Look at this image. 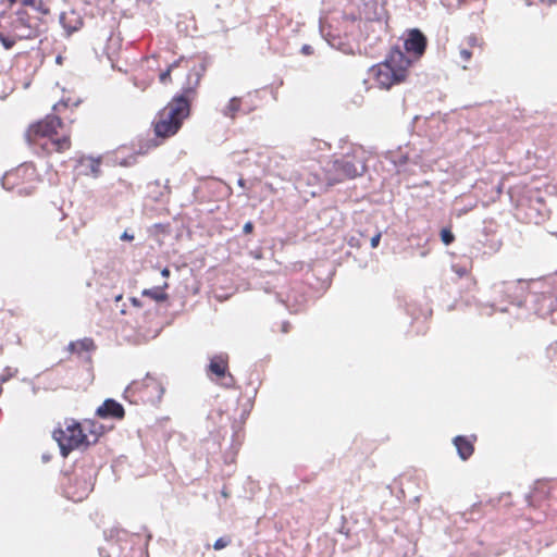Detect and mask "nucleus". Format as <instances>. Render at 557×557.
I'll return each instance as SVG.
<instances>
[{
	"mask_svg": "<svg viewBox=\"0 0 557 557\" xmlns=\"http://www.w3.org/2000/svg\"><path fill=\"white\" fill-rule=\"evenodd\" d=\"M208 63L203 59L195 64L188 72L186 83L182 87V92L173 99L158 113L153 125L154 134L159 138H168L175 135L182 126L183 121L190 113V99L194 97L197 87L207 71Z\"/></svg>",
	"mask_w": 557,
	"mask_h": 557,
	"instance_id": "nucleus-1",
	"label": "nucleus"
},
{
	"mask_svg": "<svg viewBox=\"0 0 557 557\" xmlns=\"http://www.w3.org/2000/svg\"><path fill=\"white\" fill-rule=\"evenodd\" d=\"M410 63L405 52L396 47L391 50L384 62L372 67V73L379 86L388 89L405 79Z\"/></svg>",
	"mask_w": 557,
	"mask_h": 557,
	"instance_id": "nucleus-2",
	"label": "nucleus"
},
{
	"mask_svg": "<svg viewBox=\"0 0 557 557\" xmlns=\"http://www.w3.org/2000/svg\"><path fill=\"white\" fill-rule=\"evenodd\" d=\"M330 171L334 173V182H342L362 175L366 171L363 151L359 149L354 150L351 153L334 159Z\"/></svg>",
	"mask_w": 557,
	"mask_h": 557,
	"instance_id": "nucleus-3",
	"label": "nucleus"
},
{
	"mask_svg": "<svg viewBox=\"0 0 557 557\" xmlns=\"http://www.w3.org/2000/svg\"><path fill=\"white\" fill-rule=\"evenodd\" d=\"M53 438L60 447L61 455L66 457L72 450L85 443L86 435L83 433L79 423L72 420L65 421V429L54 430Z\"/></svg>",
	"mask_w": 557,
	"mask_h": 557,
	"instance_id": "nucleus-4",
	"label": "nucleus"
},
{
	"mask_svg": "<svg viewBox=\"0 0 557 557\" xmlns=\"http://www.w3.org/2000/svg\"><path fill=\"white\" fill-rule=\"evenodd\" d=\"M62 122L55 115H48L44 121L32 125L25 134L29 145L39 146L40 143L53 138L57 128L61 127Z\"/></svg>",
	"mask_w": 557,
	"mask_h": 557,
	"instance_id": "nucleus-5",
	"label": "nucleus"
},
{
	"mask_svg": "<svg viewBox=\"0 0 557 557\" xmlns=\"http://www.w3.org/2000/svg\"><path fill=\"white\" fill-rule=\"evenodd\" d=\"M528 283L524 281L503 282L494 286L497 293L505 294L512 304L523 306L528 304L530 293H527Z\"/></svg>",
	"mask_w": 557,
	"mask_h": 557,
	"instance_id": "nucleus-6",
	"label": "nucleus"
},
{
	"mask_svg": "<svg viewBox=\"0 0 557 557\" xmlns=\"http://www.w3.org/2000/svg\"><path fill=\"white\" fill-rule=\"evenodd\" d=\"M227 369V356L216 355L211 358L209 370L215 374L220 380L221 384L225 387H232L234 385V377L232 374L226 373Z\"/></svg>",
	"mask_w": 557,
	"mask_h": 557,
	"instance_id": "nucleus-7",
	"label": "nucleus"
},
{
	"mask_svg": "<svg viewBox=\"0 0 557 557\" xmlns=\"http://www.w3.org/2000/svg\"><path fill=\"white\" fill-rule=\"evenodd\" d=\"M404 47L407 53L420 58L426 48V37L418 28L410 29L405 39Z\"/></svg>",
	"mask_w": 557,
	"mask_h": 557,
	"instance_id": "nucleus-8",
	"label": "nucleus"
},
{
	"mask_svg": "<svg viewBox=\"0 0 557 557\" xmlns=\"http://www.w3.org/2000/svg\"><path fill=\"white\" fill-rule=\"evenodd\" d=\"M554 298L548 292L530 293L528 302L534 305L535 312L540 315H545L554 309Z\"/></svg>",
	"mask_w": 557,
	"mask_h": 557,
	"instance_id": "nucleus-9",
	"label": "nucleus"
},
{
	"mask_svg": "<svg viewBox=\"0 0 557 557\" xmlns=\"http://www.w3.org/2000/svg\"><path fill=\"white\" fill-rule=\"evenodd\" d=\"M96 349V345L91 338L85 337L83 339L71 342L69 344V350L76 354L81 359L85 361L91 360V352Z\"/></svg>",
	"mask_w": 557,
	"mask_h": 557,
	"instance_id": "nucleus-10",
	"label": "nucleus"
},
{
	"mask_svg": "<svg viewBox=\"0 0 557 557\" xmlns=\"http://www.w3.org/2000/svg\"><path fill=\"white\" fill-rule=\"evenodd\" d=\"M97 416L103 419L114 418L122 419L125 414L123 406L114 399L108 398L98 407Z\"/></svg>",
	"mask_w": 557,
	"mask_h": 557,
	"instance_id": "nucleus-11",
	"label": "nucleus"
},
{
	"mask_svg": "<svg viewBox=\"0 0 557 557\" xmlns=\"http://www.w3.org/2000/svg\"><path fill=\"white\" fill-rule=\"evenodd\" d=\"M70 138L67 136H63L62 138H50L47 139L44 143H40L39 146L42 148V150L47 152L51 151H58L62 152L64 150H67L70 148Z\"/></svg>",
	"mask_w": 557,
	"mask_h": 557,
	"instance_id": "nucleus-12",
	"label": "nucleus"
},
{
	"mask_svg": "<svg viewBox=\"0 0 557 557\" xmlns=\"http://www.w3.org/2000/svg\"><path fill=\"white\" fill-rule=\"evenodd\" d=\"M242 106L243 99L240 97H233L220 109V113L225 117L234 120L242 111Z\"/></svg>",
	"mask_w": 557,
	"mask_h": 557,
	"instance_id": "nucleus-13",
	"label": "nucleus"
},
{
	"mask_svg": "<svg viewBox=\"0 0 557 557\" xmlns=\"http://www.w3.org/2000/svg\"><path fill=\"white\" fill-rule=\"evenodd\" d=\"M454 444L462 460L468 459L473 454V445L465 436H456L454 438Z\"/></svg>",
	"mask_w": 557,
	"mask_h": 557,
	"instance_id": "nucleus-14",
	"label": "nucleus"
},
{
	"mask_svg": "<svg viewBox=\"0 0 557 557\" xmlns=\"http://www.w3.org/2000/svg\"><path fill=\"white\" fill-rule=\"evenodd\" d=\"M296 186L300 188L304 184L314 186L319 183V176L313 173H300L295 171L293 173Z\"/></svg>",
	"mask_w": 557,
	"mask_h": 557,
	"instance_id": "nucleus-15",
	"label": "nucleus"
},
{
	"mask_svg": "<svg viewBox=\"0 0 557 557\" xmlns=\"http://www.w3.org/2000/svg\"><path fill=\"white\" fill-rule=\"evenodd\" d=\"M141 386H146V387H153V388H158L160 389V393H163V388L161 387V385L159 384V382L147 375V377L144 380L143 383L140 382H137V381H134L129 384V386L127 387L126 392L128 391H139L141 388Z\"/></svg>",
	"mask_w": 557,
	"mask_h": 557,
	"instance_id": "nucleus-16",
	"label": "nucleus"
},
{
	"mask_svg": "<svg viewBox=\"0 0 557 557\" xmlns=\"http://www.w3.org/2000/svg\"><path fill=\"white\" fill-rule=\"evenodd\" d=\"M166 287H168V284L164 283L163 286H157V287H153V288L145 289L143 292V295L144 296H149L152 299H154L156 301H163V300H165L168 298V295L164 292V288H166Z\"/></svg>",
	"mask_w": 557,
	"mask_h": 557,
	"instance_id": "nucleus-17",
	"label": "nucleus"
},
{
	"mask_svg": "<svg viewBox=\"0 0 557 557\" xmlns=\"http://www.w3.org/2000/svg\"><path fill=\"white\" fill-rule=\"evenodd\" d=\"M20 25L25 28V30H22V34L18 35L20 39H22V38H32V37H34L36 35L35 30L29 25L26 24L24 17L21 16V15L15 21V29H18Z\"/></svg>",
	"mask_w": 557,
	"mask_h": 557,
	"instance_id": "nucleus-18",
	"label": "nucleus"
},
{
	"mask_svg": "<svg viewBox=\"0 0 557 557\" xmlns=\"http://www.w3.org/2000/svg\"><path fill=\"white\" fill-rule=\"evenodd\" d=\"M22 3L26 7H33L34 9H36L37 11H40L41 13L44 14H47L49 12L48 9H45L42 7V1L41 0H21Z\"/></svg>",
	"mask_w": 557,
	"mask_h": 557,
	"instance_id": "nucleus-19",
	"label": "nucleus"
},
{
	"mask_svg": "<svg viewBox=\"0 0 557 557\" xmlns=\"http://www.w3.org/2000/svg\"><path fill=\"white\" fill-rule=\"evenodd\" d=\"M180 62L181 60L174 61L164 72L160 74L159 78L162 84H166L169 81H171V72L178 65Z\"/></svg>",
	"mask_w": 557,
	"mask_h": 557,
	"instance_id": "nucleus-20",
	"label": "nucleus"
},
{
	"mask_svg": "<svg viewBox=\"0 0 557 557\" xmlns=\"http://www.w3.org/2000/svg\"><path fill=\"white\" fill-rule=\"evenodd\" d=\"M0 42L5 50H10L14 47L16 39L0 33Z\"/></svg>",
	"mask_w": 557,
	"mask_h": 557,
	"instance_id": "nucleus-21",
	"label": "nucleus"
},
{
	"mask_svg": "<svg viewBox=\"0 0 557 557\" xmlns=\"http://www.w3.org/2000/svg\"><path fill=\"white\" fill-rule=\"evenodd\" d=\"M441 239L445 245H450L455 240V236L449 228H443L441 231Z\"/></svg>",
	"mask_w": 557,
	"mask_h": 557,
	"instance_id": "nucleus-22",
	"label": "nucleus"
},
{
	"mask_svg": "<svg viewBox=\"0 0 557 557\" xmlns=\"http://www.w3.org/2000/svg\"><path fill=\"white\" fill-rule=\"evenodd\" d=\"M231 543V539L227 537V536H222V537H219L214 544H213V548L216 549V550H220V549H223L225 548L226 546H228Z\"/></svg>",
	"mask_w": 557,
	"mask_h": 557,
	"instance_id": "nucleus-23",
	"label": "nucleus"
},
{
	"mask_svg": "<svg viewBox=\"0 0 557 557\" xmlns=\"http://www.w3.org/2000/svg\"><path fill=\"white\" fill-rule=\"evenodd\" d=\"M17 370H12L11 368H5L3 373L0 374V383H4L9 381L11 377H13L16 374Z\"/></svg>",
	"mask_w": 557,
	"mask_h": 557,
	"instance_id": "nucleus-24",
	"label": "nucleus"
},
{
	"mask_svg": "<svg viewBox=\"0 0 557 557\" xmlns=\"http://www.w3.org/2000/svg\"><path fill=\"white\" fill-rule=\"evenodd\" d=\"M467 44L469 47L481 46L480 39L475 35L468 36Z\"/></svg>",
	"mask_w": 557,
	"mask_h": 557,
	"instance_id": "nucleus-25",
	"label": "nucleus"
},
{
	"mask_svg": "<svg viewBox=\"0 0 557 557\" xmlns=\"http://www.w3.org/2000/svg\"><path fill=\"white\" fill-rule=\"evenodd\" d=\"M381 236H382L381 232H379L374 236H372L371 242H370L372 248H376L379 246Z\"/></svg>",
	"mask_w": 557,
	"mask_h": 557,
	"instance_id": "nucleus-26",
	"label": "nucleus"
},
{
	"mask_svg": "<svg viewBox=\"0 0 557 557\" xmlns=\"http://www.w3.org/2000/svg\"><path fill=\"white\" fill-rule=\"evenodd\" d=\"M459 54H460V58L466 62H468L472 55L471 51L468 49H461Z\"/></svg>",
	"mask_w": 557,
	"mask_h": 557,
	"instance_id": "nucleus-27",
	"label": "nucleus"
},
{
	"mask_svg": "<svg viewBox=\"0 0 557 557\" xmlns=\"http://www.w3.org/2000/svg\"><path fill=\"white\" fill-rule=\"evenodd\" d=\"M301 53H304L305 55H310L313 53V48L310 45H304L301 47Z\"/></svg>",
	"mask_w": 557,
	"mask_h": 557,
	"instance_id": "nucleus-28",
	"label": "nucleus"
},
{
	"mask_svg": "<svg viewBox=\"0 0 557 557\" xmlns=\"http://www.w3.org/2000/svg\"><path fill=\"white\" fill-rule=\"evenodd\" d=\"M12 176H13V174H11V173H8V174H5V175L3 176V178H2V186H3L4 188H7V189H10V188H11V186H8V182L10 181V178H11Z\"/></svg>",
	"mask_w": 557,
	"mask_h": 557,
	"instance_id": "nucleus-29",
	"label": "nucleus"
},
{
	"mask_svg": "<svg viewBox=\"0 0 557 557\" xmlns=\"http://www.w3.org/2000/svg\"><path fill=\"white\" fill-rule=\"evenodd\" d=\"M252 230H253V224H252V222H250V221H249V222L245 223V225H244V227H243V232H244L245 234H249V233H251V232H252Z\"/></svg>",
	"mask_w": 557,
	"mask_h": 557,
	"instance_id": "nucleus-30",
	"label": "nucleus"
},
{
	"mask_svg": "<svg viewBox=\"0 0 557 557\" xmlns=\"http://www.w3.org/2000/svg\"><path fill=\"white\" fill-rule=\"evenodd\" d=\"M120 239L121 240H133L134 239V235L128 233L127 231H125L121 236H120Z\"/></svg>",
	"mask_w": 557,
	"mask_h": 557,
	"instance_id": "nucleus-31",
	"label": "nucleus"
},
{
	"mask_svg": "<svg viewBox=\"0 0 557 557\" xmlns=\"http://www.w3.org/2000/svg\"><path fill=\"white\" fill-rule=\"evenodd\" d=\"M99 168H100L99 162H94V163H92V165H91V171H92V173H94V175H95V176H98V175H99V172H100Z\"/></svg>",
	"mask_w": 557,
	"mask_h": 557,
	"instance_id": "nucleus-32",
	"label": "nucleus"
},
{
	"mask_svg": "<svg viewBox=\"0 0 557 557\" xmlns=\"http://www.w3.org/2000/svg\"><path fill=\"white\" fill-rule=\"evenodd\" d=\"M289 330V323L288 322H283L282 324V332L283 333H287Z\"/></svg>",
	"mask_w": 557,
	"mask_h": 557,
	"instance_id": "nucleus-33",
	"label": "nucleus"
},
{
	"mask_svg": "<svg viewBox=\"0 0 557 557\" xmlns=\"http://www.w3.org/2000/svg\"><path fill=\"white\" fill-rule=\"evenodd\" d=\"M161 274L162 276L164 277H168L170 275V270L168 268H164L162 271H161Z\"/></svg>",
	"mask_w": 557,
	"mask_h": 557,
	"instance_id": "nucleus-34",
	"label": "nucleus"
},
{
	"mask_svg": "<svg viewBox=\"0 0 557 557\" xmlns=\"http://www.w3.org/2000/svg\"><path fill=\"white\" fill-rule=\"evenodd\" d=\"M59 107H66V103H64V102H60V103H58V104H54L53 109H54V110H59Z\"/></svg>",
	"mask_w": 557,
	"mask_h": 557,
	"instance_id": "nucleus-35",
	"label": "nucleus"
},
{
	"mask_svg": "<svg viewBox=\"0 0 557 557\" xmlns=\"http://www.w3.org/2000/svg\"><path fill=\"white\" fill-rule=\"evenodd\" d=\"M222 496L227 498L228 497V493L226 491V488H223L222 492H221Z\"/></svg>",
	"mask_w": 557,
	"mask_h": 557,
	"instance_id": "nucleus-36",
	"label": "nucleus"
},
{
	"mask_svg": "<svg viewBox=\"0 0 557 557\" xmlns=\"http://www.w3.org/2000/svg\"><path fill=\"white\" fill-rule=\"evenodd\" d=\"M55 62H57V63H59V64H61V62H62V57H61V55H58V57H57V59H55Z\"/></svg>",
	"mask_w": 557,
	"mask_h": 557,
	"instance_id": "nucleus-37",
	"label": "nucleus"
},
{
	"mask_svg": "<svg viewBox=\"0 0 557 557\" xmlns=\"http://www.w3.org/2000/svg\"><path fill=\"white\" fill-rule=\"evenodd\" d=\"M238 185L243 187L245 185V181L243 178H239L238 180Z\"/></svg>",
	"mask_w": 557,
	"mask_h": 557,
	"instance_id": "nucleus-38",
	"label": "nucleus"
},
{
	"mask_svg": "<svg viewBox=\"0 0 557 557\" xmlns=\"http://www.w3.org/2000/svg\"><path fill=\"white\" fill-rule=\"evenodd\" d=\"M132 301L134 305H136V306L138 305V300L136 298H133Z\"/></svg>",
	"mask_w": 557,
	"mask_h": 557,
	"instance_id": "nucleus-39",
	"label": "nucleus"
},
{
	"mask_svg": "<svg viewBox=\"0 0 557 557\" xmlns=\"http://www.w3.org/2000/svg\"><path fill=\"white\" fill-rule=\"evenodd\" d=\"M497 193H498V194H500V193H502V185H499V186L497 187Z\"/></svg>",
	"mask_w": 557,
	"mask_h": 557,
	"instance_id": "nucleus-40",
	"label": "nucleus"
},
{
	"mask_svg": "<svg viewBox=\"0 0 557 557\" xmlns=\"http://www.w3.org/2000/svg\"><path fill=\"white\" fill-rule=\"evenodd\" d=\"M42 459H44L45 461H48V460H49V457H48V456H46V455H44V456H42Z\"/></svg>",
	"mask_w": 557,
	"mask_h": 557,
	"instance_id": "nucleus-41",
	"label": "nucleus"
},
{
	"mask_svg": "<svg viewBox=\"0 0 557 557\" xmlns=\"http://www.w3.org/2000/svg\"><path fill=\"white\" fill-rule=\"evenodd\" d=\"M159 145V143H154L151 145L152 147H157Z\"/></svg>",
	"mask_w": 557,
	"mask_h": 557,
	"instance_id": "nucleus-42",
	"label": "nucleus"
},
{
	"mask_svg": "<svg viewBox=\"0 0 557 557\" xmlns=\"http://www.w3.org/2000/svg\"><path fill=\"white\" fill-rule=\"evenodd\" d=\"M323 143L322 141H317V145L320 147V145H322Z\"/></svg>",
	"mask_w": 557,
	"mask_h": 557,
	"instance_id": "nucleus-43",
	"label": "nucleus"
}]
</instances>
